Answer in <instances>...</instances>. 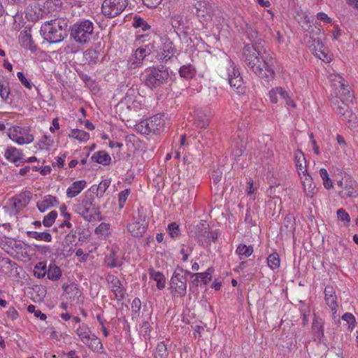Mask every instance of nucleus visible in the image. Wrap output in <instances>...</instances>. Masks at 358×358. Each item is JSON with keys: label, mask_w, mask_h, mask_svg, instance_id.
<instances>
[{"label": "nucleus", "mask_w": 358, "mask_h": 358, "mask_svg": "<svg viewBox=\"0 0 358 358\" xmlns=\"http://www.w3.org/2000/svg\"><path fill=\"white\" fill-rule=\"evenodd\" d=\"M262 47L246 44L243 50V59L250 71L268 81L275 76V61L271 57L262 55Z\"/></svg>", "instance_id": "obj_1"}, {"label": "nucleus", "mask_w": 358, "mask_h": 358, "mask_svg": "<svg viewBox=\"0 0 358 358\" xmlns=\"http://www.w3.org/2000/svg\"><path fill=\"white\" fill-rule=\"evenodd\" d=\"M68 20L63 17L46 21L41 25V33L50 43H60L68 36Z\"/></svg>", "instance_id": "obj_2"}, {"label": "nucleus", "mask_w": 358, "mask_h": 358, "mask_svg": "<svg viewBox=\"0 0 358 358\" xmlns=\"http://www.w3.org/2000/svg\"><path fill=\"white\" fill-rule=\"evenodd\" d=\"M170 80V73L168 68L164 65H157L145 69L144 74V83L151 90H158L167 84Z\"/></svg>", "instance_id": "obj_3"}, {"label": "nucleus", "mask_w": 358, "mask_h": 358, "mask_svg": "<svg viewBox=\"0 0 358 358\" xmlns=\"http://www.w3.org/2000/svg\"><path fill=\"white\" fill-rule=\"evenodd\" d=\"M94 24L89 20L75 23L71 29V37L80 44L90 43L94 38Z\"/></svg>", "instance_id": "obj_4"}, {"label": "nucleus", "mask_w": 358, "mask_h": 358, "mask_svg": "<svg viewBox=\"0 0 358 358\" xmlns=\"http://www.w3.org/2000/svg\"><path fill=\"white\" fill-rule=\"evenodd\" d=\"M187 275H191V272L184 270L179 266L176 268L170 282L171 294L178 297H183L186 295Z\"/></svg>", "instance_id": "obj_5"}, {"label": "nucleus", "mask_w": 358, "mask_h": 358, "mask_svg": "<svg viewBox=\"0 0 358 358\" xmlns=\"http://www.w3.org/2000/svg\"><path fill=\"white\" fill-rule=\"evenodd\" d=\"M164 125L165 122L162 115L161 114H157L141 121L136 125V129L143 134H157L164 131Z\"/></svg>", "instance_id": "obj_6"}, {"label": "nucleus", "mask_w": 358, "mask_h": 358, "mask_svg": "<svg viewBox=\"0 0 358 358\" xmlns=\"http://www.w3.org/2000/svg\"><path fill=\"white\" fill-rule=\"evenodd\" d=\"M221 76L226 78L232 88L241 92L243 89V81L238 69L231 59H227V63L220 71Z\"/></svg>", "instance_id": "obj_7"}, {"label": "nucleus", "mask_w": 358, "mask_h": 358, "mask_svg": "<svg viewBox=\"0 0 358 358\" xmlns=\"http://www.w3.org/2000/svg\"><path fill=\"white\" fill-rule=\"evenodd\" d=\"M76 333L80 341L94 352H100L103 348L101 342L95 334H92L85 324H79Z\"/></svg>", "instance_id": "obj_8"}, {"label": "nucleus", "mask_w": 358, "mask_h": 358, "mask_svg": "<svg viewBox=\"0 0 358 358\" xmlns=\"http://www.w3.org/2000/svg\"><path fill=\"white\" fill-rule=\"evenodd\" d=\"M348 103L345 101L339 100L335 98L333 100L334 108H336V113L340 117L348 122V127L352 129H358V120L356 115L349 109Z\"/></svg>", "instance_id": "obj_9"}, {"label": "nucleus", "mask_w": 358, "mask_h": 358, "mask_svg": "<svg viewBox=\"0 0 358 358\" xmlns=\"http://www.w3.org/2000/svg\"><path fill=\"white\" fill-rule=\"evenodd\" d=\"M93 202L94 197L92 195H85L76 206V212L86 221H91L99 213V210L93 204Z\"/></svg>", "instance_id": "obj_10"}, {"label": "nucleus", "mask_w": 358, "mask_h": 358, "mask_svg": "<svg viewBox=\"0 0 358 358\" xmlns=\"http://www.w3.org/2000/svg\"><path fill=\"white\" fill-rule=\"evenodd\" d=\"M127 4V0H104L101 6V12L103 15L112 18L123 12Z\"/></svg>", "instance_id": "obj_11"}, {"label": "nucleus", "mask_w": 358, "mask_h": 358, "mask_svg": "<svg viewBox=\"0 0 358 358\" xmlns=\"http://www.w3.org/2000/svg\"><path fill=\"white\" fill-rule=\"evenodd\" d=\"M337 186L341 190L338 194L341 198L357 197L358 196V184L350 176H344L341 180L337 182Z\"/></svg>", "instance_id": "obj_12"}, {"label": "nucleus", "mask_w": 358, "mask_h": 358, "mask_svg": "<svg viewBox=\"0 0 358 358\" xmlns=\"http://www.w3.org/2000/svg\"><path fill=\"white\" fill-rule=\"evenodd\" d=\"M8 136L19 145L28 144L34 141V136L29 133L27 127L13 126L9 128Z\"/></svg>", "instance_id": "obj_13"}, {"label": "nucleus", "mask_w": 358, "mask_h": 358, "mask_svg": "<svg viewBox=\"0 0 358 358\" xmlns=\"http://www.w3.org/2000/svg\"><path fill=\"white\" fill-rule=\"evenodd\" d=\"M209 224L204 221L200 222L195 227V236L198 241L202 243H208L210 241L215 242L217 238L215 231H210Z\"/></svg>", "instance_id": "obj_14"}, {"label": "nucleus", "mask_w": 358, "mask_h": 358, "mask_svg": "<svg viewBox=\"0 0 358 358\" xmlns=\"http://www.w3.org/2000/svg\"><path fill=\"white\" fill-rule=\"evenodd\" d=\"M151 54L150 45H142L138 48L127 60V67L129 69H135L143 64L146 56Z\"/></svg>", "instance_id": "obj_15"}, {"label": "nucleus", "mask_w": 358, "mask_h": 358, "mask_svg": "<svg viewBox=\"0 0 358 358\" xmlns=\"http://www.w3.org/2000/svg\"><path fill=\"white\" fill-rule=\"evenodd\" d=\"M31 199V193L30 192H24L9 199L6 207L15 213H18L29 203Z\"/></svg>", "instance_id": "obj_16"}, {"label": "nucleus", "mask_w": 358, "mask_h": 358, "mask_svg": "<svg viewBox=\"0 0 358 358\" xmlns=\"http://www.w3.org/2000/svg\"><path fill=\"white\" fill-rule=\"evenodd\" d=\"M106 280L108 284L109 288L114 293L115 299L117 301L122 300L125 296V289L119 278L114 275L108 274Z\"/></svg>", "instance_id": "obj_17"}, {"label": "nucleus", "mask_w": 358, "mask_h": 358, "mask_svg": "<svg viewBox=\"0 0 358 358\" xmlns=\"http://www.w3.org/2000/svg\"><path fill=\"white\" fill-rule=\"evenodd\" d=\"M148 222L145 217L138 215L134 217L132 222L128 226V231L134 237H141L145 232Z\"/></svg>", "instance_id": "obj_18"}, {"label": "nucleus", "mask_w": 358, "mask_h": 358, "mask_svg": "<svg viewBox=\"0 0 358 358\" xmlns=\"http://www.w3.org/2000/svg\"><path fill=\"white\" fill-rule=\"evenodd\" d=\"M269 97L272 103H277L278 97L285 100V103L293 108L296 107V104L289 97L287 92L282 87H275L269 92Z\"/></svg>", "instance_id": "obj_19"}, {"label": "nucleus", "mask_w": 358, "mask_h": 358, "mask_svg": "<svg viewBox=\"0 0 358 358\" xmlns=\"http://www.w3.org/2000/svg\"><path fill=\"white\" fill-rule=\"evenodd\" d=\"M310 49L313 52V54L317 58L327 62H329L331 61V57H329L327 53L325 52L324 45L322 41L319 39L313 40V44L310 47Z\"/></svg>", "instance_id": "obj_20"}, {"label": "nucleus", "mask_w": 358, "mask_h": 358, "mask_svg": "<svg viewBox=\"0 0 358 358\" xmlns=\"http://www.w3.org/2000/svg\"><path fill=\"white\" fill-rule=\"evenodd\" d=\"M299 176L301 178V182L303 187V191L306 196L312 198L314 195L315 185L313 182L311 176H310L307 172H306L304 173L301 174V176Z\"/></svg>", "instance_id": "obj_21"}, {"label": "nucleus", "mask_w": 358, "mask_h": 358, "mask_svg": "<svg viewBox=\"0 0 358 358\" xmlns=\"http://www.w3.org/2000/svg\"><path fill=\"white\" fill-rule=\"evenodd\" d=\"M324 299L327 304L331 308L332 310H336L337 304V297L335 291L332 286L327 285L324 288Z\"/></svg>", "instance_id": "obj_22"}, {"label": "nucleus", "mask_w": 358, "mask_h": 358, "mask_svg": "<svg viewBox=\"0 0 358 358\" xmlns=\"http://www.w3.org/2000/svg\"><path fill=\"white\" fill-rule=\"evenodd\" d=\"M295 230V218L294 215L287 214L283 220V224L280 228L281 233H285L286 235H290L294 233Z\"/></svg>", "instance_id": "obj_23"}, {"label": "nucleus", "mask_w": 358, "mask_h": 358, "mask_svg": "<svg viewBox=\"0 0 358 358\" xmlns=\"http://www.w3.org/2000/svg\"><path fill=\"white\" fill-rule=\"evenodd\" d=\"M335 94L339 100L345 101L346 102H352L354 96L350 92V88L348 84L346 83L344 86L340 87V89L335 92Z\"/></svg>", "instance_id": "obj_24"}, {"label": "nucleus", "mask_w": 358, "mask_h": 358, "mask_svg": "<svg viewBox=\"0 0 358 358\" xmlns=\"http://www.w3.org/2000/svg\"><path fill=\"white\" fill-rule=\"evenodd\" d=\"M86 182L85 180H78L74 182L66 190L68 198H73L78 195L85 187Z\"/></svg>", "instance_id": "obj_25"}, {"label": "nucleus", "mask_w": 358, "mask_h": 358, "mask_svg": "<svg viewBox=\"0 0 358 358\" xmlns=\"http://www.w3.org/2000/svg\"><path fill=\"white\" fill-rule=\"evenodd\" d=\"M323 326L324 320L315 315L312 324V330L315 336L319 341H321L322 338L324 336Z\"/></svg>", "instance_id": "obj_26"}, {"label": "nucleus", "mask_w": 358, "mask_h": 358, "mask_svg": "<svg viewBox=\"0 0 358 358\" xmlns=\"http://www.w3.org/2000/svg\"><path fill=\"white\" fill-rule=\"evenodd\" d=\"M58 201L55 196L47 195L43 200L37 203V208L41 212L45 211L48 208L53 207L58 204Z\"/></svg>", "instance_id": "obj_27"}, {"label": "nucleus", "mask_w": 358, "mask_h": 358, "mask_svg": "<svg viewBox=\"0 0 358 358\" xmlns=\"http://www.w3.org/2000/svg\"><path fill=\"white\" fill-rule=\"evenodd\" d=\"M294 161L296 168L299 176H301V174L302 173L307 172L306 161L304 154L302 152L297 150L295 152Z\"/></svg>", "instance_id": "obj_28"}, {"label": "nucleus", "mask_w": 358, "mask_h": 358, "mask_svg": "<svg viewBox=\"0 0 358 358\" xmlns=\"http://www.w3.org/2000/svg\"><path fill=\"white\" fill-rule=\"evenodd\" d=\"M176 50L171 42H166L164 43L162 52L159 55L160 59L164 61L170 60L174 56Z\"/></svg>", "instance_id": "obj_29"}, {"label": "nucleus", "mask_w": 358, "mask_h": 358, "mask_svg": "<svg viewBox=\"0 0 358 358\" xmlns=\"http://www.w3.org/2000/svg\"><path fill=\"white\" fill-rule=\"evenodd\" d=\"M150 278L157 282V287L159 289H162L165 287L166 280L164 275L160 272L154 270L152 268L148 271Z\"/></svg>", "instance_id": "obj_30"}, {"label": "nucleus", "mask_w": 358, "mask_h": 358, "mask_svg": "<svg viewBox=\"0 0 358 358\" xmlns=\"http://www.w3.org/2000/svg\"><path fill=\"white\" fill-rule=\"evenodd\" d=\"M196 14L199 17H204L205 15H210L213 8L208 2L199 1L195 5Z\"/></svg>", "instance_id": "obj_31"}, {"label": "nucleus", "mask_w": 358, "mask_h": 358, "mask_svg": "<svg viewBox=\"0 0 358 358\" xmlns=\"http://www.w3.org/2000/svg\"><path fill=\"white\" fill-rule=\"evenodd\" d=\"M27 235L29 238L36 239L37 241H41L45 242L52 241V235L48 232V230L44 231H28Z\"/></svg>", "instance_id": "obj_32"}, {"label": "nucleus", "mask_w": 358, "mask_h": 358, "mask_svg": "<svg viewBox=\"0 0 358 358\" xmlns=\"http://www.w3.org/2000/svg\"><path fill=\"white\" fill-rule=\"evenodd\" d=\"M92 160L103 165H108L111 162V157L104 150H101L95 152L92 157Z\"/></svg>", "instance_id": "obj_33"}, {"label": "nucleus", "mask_w": 358, "mask_h": 358, "mask_svg": "<svg viewBox=\"0 0 358 358\" xmlns=\"http://www.w3.org/2000/svg\"><path fill=\"white\" fill-rule=\"evenodd\" d=\"M232 155L235 158L241 157L246 148V142L238 136V139L235 140L233 145Z\"/></svg>", "instance_id": "obj_34"}, {"label": "nucleus", "mask_w": 358, "mask_h": 358, "mask_svg": "<svg viewBox=\"0 0 358 358\" xmlns=\"http://www.w3.org/2000/svg\"><path fill=\"white\" fill-rule=\"evenodd\" d=\"M21 152L14 147H8L5 152L6 158L13 162H17L22 159Z\"/></svg>", "instance_id": "obj_35"}, {"label": "nucleus", "mask_w": 358, "mask_h": 358, "mask_svg": "<svg viewBox=\"0 0 358 358\" xmlns=\"http://www.w3.org/2000/svg\"><path fill=\"white\" fill-rule=\"evenodd\" d=\"M62 276V271L59 266L55 264H50L47 269V277L52 281L58 280Z\"/></svg>", "instance_id": "obj_36"}, {"label": "nucleus", "mask_w": 358, "mask_h": 358, "mask_svg": "<svg viewBox=\"0 0 358 358\" xmlns=\"http://www.w3.org/2000/svg\"><path fill=\"white\" fill-rule=\"evenodd\" d=\"M69 137L78 140L80 142H85L90 138V134L80 129H72L69 134Z\"/></svg>", "instance_id": "obj_37"}, {"label": "nucleus", "mask_w": 358, "mask_h": 358, "mask_svg": "<svg viewBox=\"0 0 358 358\" xmlns=\"http://www.w3.org/2000/svg\"><path fill=\"white\" fill-rule=\"evenodd\" d=\"M46 264L43 262H38L34 268V275L38 278H43L47 275Z\"/></svg>", "instance_id": "obj_38"}, {"label": "nucleus", "mask_w": 358, "mask_h": 358, "mask_svg": "<svg viewBox=\"0 0 358 358\" xmlns=\"http://www.w3.org/2000/svg\"><path fill=\"white\" fill-rule=\"evenodd\" d=\"M195 69L191 64L181 66L179 71L180 76L186 79H190L193 78L195 75Z\"/></svg>", "instance_id": "obj_39"}, {"label": "nucleus", "mask_w": 358, "mask_h": 358, "mask_svg": "<svg viewBox=\"0 0 358 358\" xmlns=\"http://www.w3.org/2000/svg\"><path fill=\"white\" fill-rule=\"evenodd\" d=\"M236 253L240 256V258H246L250 256L253 252L252 246H248L244 244H240L236 249Z\"/></svg>", "instance_id": "obj_40"}, {"label": "nucleus", "mask_w": 358, "mask_h": 358, "mask_svg": "<svg viewBox=\"0 0 358 358\" xmlns=\"http://www.w3.org/2000/svg\"><path fill=\"white\" fill-rule=\"evenodd\" d=\"M329 79L335 92L338 91L341 87L344 86V84L346 83L343 78L340 75L332 74L330 76Z\"/></svg>", "instance_id": "obj_41"}, {"label": "nucleus", "mask_w": 358, "mask_h": 358, "mask_svg": "<svg viewBox=\"0 0 358 358\" xmlns=\"http://www.w3.org/2000/svg\"><path fill=\"white\" fill-rule=\"evenodd\" d=\"M105 264L109 268H115L121 265L116 258V255L114 250H110L109 254L106 255L105 258Z\"/></svg>", "instance_id": "obj_42"}, {"label": "nucleus", "mask_w": 358, "mask_h": 358, "mask_svg": "<svg viewBox=\"0 0 358 358\" xmlns=\"http://www.w3.org/2000/svg\"><path fill=\"white\" fill-rule=\"evenodd\" d=\"M171 24L175 30H181L185 24L183 17L178 14L172 15Z\"/></svg>", "instance_id": "obj_43"}, {"label": "nucleus", "mask_w": 358, "mask_h": 358, "mask_svg": "<svg viewBox=\"0 0 358 358\" xmlns=\"http://www.w3.org/2000/svg\"><path fill=\"white\" fill-rule=\"evenodd\" d=\"M210 120V119L208 116L198 114L195 117L194 124L197 127L206 129L208 126Z\"/></svg>", "instance_id": "obj_44"}, {"label": "nucleus", "mask_w": 358, "mask_h": 358, "mask_svg": "<svg viewBox=\"0 0 358 358\" xmlns=\"http://www.w3.org/2000/svg\"><path fill=\"white\" fill-rule=\"evenodd\" d=\"M169 352L167 350L166 345L164 342L158 343L155 352V358H167Z\"/></svg>", "instance_id": "obj_45"}, {"label": "nucleus", "mask_w": 358, "mask_h": 358, "mask_svg": "<svg viewBox=\"0 0 358 358\" xmlns=\"http://www.w3.org/2000/svg\"><path fill=\"white\" fill-rule=\"evenodd\" d=\"M268 266L275 270L279 268L280 260L278 253H272L267 258Z\"/></svg>", "instance_id": "obj_46"}, {"label": "nucleus", "mask_w": 358, "mask_h": 358, "mask_svg": "<svg viewBox=\"0 0 358 358\" xmlns=\"http://www.w3.org/2000/svg\"><path fill=\"white\" fill-rule=\"evenodd\" d=\"M247 35L250 41L252 42V45L262 47L261 43L262 41L258 38V32L255 29H253L252 28H248L247 29Z\"/></svg>", "instance_id": "obj_47"}, {"label": "nucleus", "mask_w": 358, "mask_h": 358, "mask_svg": "<svg viewBox=\"0 0 358 358\" xmlns=\"http://www.w3.org/2000/svg\"><path fill=\"white\" fill-rule=\"evenodd\" d=\"M320 176L323 180V185L326 189H330L333 187V182L329 176V173L325 169H321L320 170Z\"/></svg>", "instance_id": "obj_48"}, {"label": "nucleus", "mask_w": 358, "mask_h": 358, "mask_svg": "<svg viewBox=\"0 0 358 358\" xmlns=\"http://www.w3.org/2000/svg\"><path fill=\"white\" fill-rule=\"evenodd\" d=\"M169 236L173 238H176L180 235V229L179 225L176 222H171L168 225L167 228Z\"/></svg>", "instance_id": "obj_49"}, {"label": "nucleus", "mask_w": 358, "mask_h": 358, "mask_svg": "<svg viewBox=\"0 0 358 358\" xmlns=\"http://www.w3.org/2000/svg\"><path fill=\"white\" fill-rule=\"evenodd\" d=\"M337 217L338 220L343 222L344 226L347 227L350 224V215L343 208H340L337 210Z\"/></svg>", "instance_id": "obj_50"}, {"label": "nucleus", "mask_w": 358, "mask_h": 358, "mask_svg": "<svg viewBox=\"0 0 358 358\" xmlns=\"http://www.w3.org/2000/svg\"><path fill=\"white\" fill-rule=\"evenodd\" d=\"M57 216V213L55 210L50 212L43 217V224L45 227H51L55 222Z\"/></svg>", "instance_id": "obj_51"}, {"label": "nucleus", "mask_w": 358, "mask_h": 358, "mask_svg": "<svg viewBox=\"0 0 358 358\" xmlns=\"http://www.w3.org/2000/svg\"><path fill=\"white\" fill-rule=\"evenodd\" d=\"M211 271H212V268H209L206 272H203V273H196L194 274H192L191 273V275L192 276L195 275L196 277H199V278H201V282L204 285H206L211 280V278H212Z\"/></svg>", "instance_id": "obj_52"}, {"label": "nucleus", "mask_w": 358, "mask_h": 358, "mask_svg": "<svg viewBox=\"0 0 358 358\" xmlns=\"http://www.w3.org/2000/svg\"><path fill=\"white\" fill-rule=\"evenodd\" d=\"M10 94V87L3 81L0 80V96L3 101H6Z\"/></svg>", "instance_id": "obj_53"}, {"label": "nucleus", "mask_w": 358, "mask_h": 358, "mask_svg": "<svg viewBox=\"0 0 358 358\" xmlns=\"http://www.w3.org/2000/svg\"><path fill=\"white\" fill-rule=\"evenodd\" d=\"M299 23L305 31L309 32L313 31V26L308 15H305L304 16L301 17Z\"/></svg>", "instance_id": "obj_54"}, {"label": "nucleus", "mask_w": 358, "mask_h": 358, "mask_svg": "<svg viewBox=\"0 0 358 358\" xmlns=\"http://www.w3.org/2000/svg\"><path fill=\"white\" fill-rule=\"evenodd\" d=\"M110 181L108 179H105V180H103L102 181H101L100 183L99 184V186H98L97 190H96L97 196H99L100 197H101L103 195V194L105 193V192L106 191V189L110 186Z\"/></svg>", "instance_id": "obj_55"}, {"label": "nucleus", "mask_w": 358, "mask_h": 358, "mask_svg": "<svg viewBox=\"0 0 358 358\" xmlns=\"http://www.w3.org/2000/svg\"><path fill=\"white\" fill-rule=\"evenodd\" d=\"M141 308V301L138 298H135L131 303L132 317H137Z\"/></svg>", "instance_id": "obj_56"}, {"label": "nucleus", "mask_w": 358, "mask_h": 358, "mask_svg": "<svg viewBox=\"0 0 358 358\" xmlns=\"http://www.w3.org/2000/svg\"><path fill=\"white\" fill-rule=\"evenodd\" d=\"M342 320L348 324V328L353 329L355 326L356 320L355 316L350 313H346L342 316Z\"/></svg>", "instance_id": "obj_57"}, {"label": "nucleus", "mask_w": 358, "mask_h": 358, "mask_svg": "<svg viewBox=\"0 0 358 358\" xmlns=\"http://www.w3.org/2000/svg\"><path fill=\"white\" fill-rule=\"evenodd\" d=\"M27 311L30 313H34L35 317H39L41 320H45L47 318L45 314L41 313L38 310H36V307L34 305H29L27 307Z\"/></svg>", "instance_id": "obj_58"}, {"label": "nucleus", "mask_w": 358, "mask_h": 358, "mask_svg": "<svg viewBox=\"0 0 358 358\" xmlns=\"http://www.w3.org/2000/svg\"><path fill=\"white\" fill-rule=\"evenodd\" d=\"M129 189H126L122 192H120L118 198H119V207L120 208H122L124 207V205L128 198V196L129 195Z\"/></svg>", "instance_id": "obj_59"}, {"label": "nucleus", "mask_w": 358, "mask_h": 358, "mask_svg": "<svg viewBox=\"0 0 358 358\" xmlns=\"http://www.w3.org/2000/svg\"><path fill=\"white\" fill-rule=\"evenodd\" d=\"M109 230V224L101 222L96 229L95 233L99 235H106Z\"/></svg>", "instance_id": "obj_60"}, {"label": "nucleus", "mask_w": 358, "mask_h": 358, "mask_svg": "<svg viewBox=\"0 0 358 358\" xmlns=\"http://www.w3.org/2000/svg\"><path fill=\"white\" fill-rule=\"evenodd\" d=\"M151 326L148 322H144L140 328L141 334L146 338L150 336Z\"/></svg>", "instance_id": "obj_61"}, {"label": "nucleus", "mask_w": 358, "mask_h": 358, "mask_svg": "<svg viewBox=\"0 0 358 358\" xmlns=\"http://www.w3.org/2000/svg\"><path fill=\"white\" fill-rule=\"evenodd\" d=\"M17 76L21 83L25 87L29 90L32 88V85L30 83L29 80L25 77L24 74L22 72H17Z\"/></svg>", "instance_id": "obj_62"}, {"label": "nucleus", "mask_w": 358, "mask_h": 358, "mask_svg": "<svg viewBox=\"0 0 358 358\" xmlns=\"http://www.w3.org/2000/svg\"><path fill=\"white\" fill-rule=\"evenodd\" d=\"M76 241V232L71 231L69 234H68L65 238L63 241L64 246L69 245V244L73 243Z\"/></svg>", "instance_id": "obj_63"}, {"label": "nucleus", "mask_w": 358, "mask_h": 358, "mask_svg": "<svg viewBox=\"0 0 358 358\" xmlns=\"http://www.w3.org/2000/svg\"><path fill=\"white\" fill-rule=\"evenodd\" d=\"M134 26L136 27H141L144 31L150 29V25L141 18L135 19Z\"/></svg>", "instance_id": "obj_64"}]
</instances>
